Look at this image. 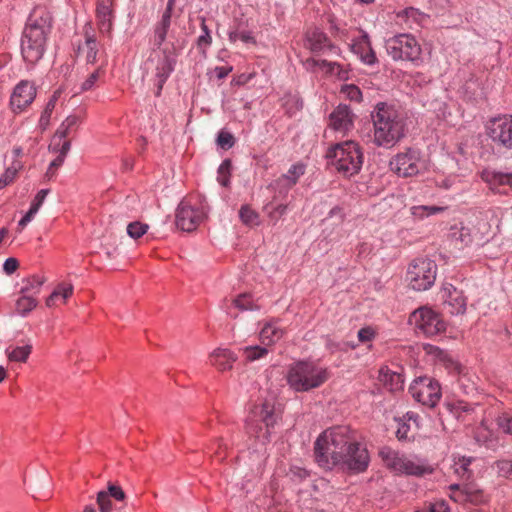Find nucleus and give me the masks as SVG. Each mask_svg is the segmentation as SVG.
I'll return each instance as SVG.
<instances>
[{
  "mask_svg": "<svg viewBox=\"0 0 512 512\" xmlns=\"http://www.w3.org/2000/svg\"><path fill=\"white\" fill-rule=\"evenodd\" d=\"M73 293V285L69 284L65 287L63 284H59L56 289L50 294V296L46 299V305L51 307L54 305V302L57 298L62 296L63 300H67Z\"/></svg>",
  "mask_w": 512,
  "mask_h": 512,
  "instance_id": "obj_34",
  "label": "nucleus"
},
{
  "mask_svg": "<svg viewBox=\"0 0 512 512\" xmlns=\"http://www.w3.org/2000/svg\"><path fill=\"white\" fill-rule=\"evenodd\" d=\"M356 442L347 426H338L325 431L315 441L314 455L318 465L325 470H332L330 461L338 459Z\"/></svg>",
  "mask_w": 512,
  "mask_h": 512,
  "instance_id": "obj_3",
  "label": "nucleus"
},
{
  "mask_svg": "<svg viewBox=\"0 0 512 512\" xmlns=\"http://www.w3.org/2000/svg\"><path fill=\"white\" fill-rule=\"evenodd\" d=\"M176 62L177 56L174 49L170 50L167 48L162 49L156 58L151 55L147 59L146 65L155 63L154 85L157 88L155 92L157 97L161 95L165 82L175 69Z\"/></svg>",
  "mask_w": 512,
  "mask_h": 512,
  "instance_id": "obj_12",
  "label": "nucleus"
},
{
  "mask_svg": "<svg viewBox=\"0 0 512 512\" xmlns=\"http://www.w3.org/2000/svg\"><path fill=\"white\" fill-rule=\"evenodd\" d=\"M410 427L406 423H401L396 431V437L398 440H405L408 437V431Z\"/></svg>",
  "mask_w": 512,
  "mask_h": 512,
  "instance_id": "obj_64",
  "label": "nucleus"
},
{
  "mask_svg": "<svg viewBox=\"0 0 512 512\" xmlns=\"http://www.w3.org/2000/svg\"><path fill=\"white\" fill-rule=\"evenodd\" d=\"M305 172V167L302 164H295L290 167L287 173L283 174L284 176H289V178H295V184L298 182V179Z\"/></svg>",
  "mask_w": 512,
  "mask_h": 512,
  "instance_id": "obj_54",
  "label": "nucleus"
},
{
  "mask_svg": "<svg viewBox=\"0 0 512 512\" xmlns=\"http://www.w3.org/2000/svg\"><path fill=\"white\" fill-rule=\"evenodd\" d=\"M148 228L149 226L147 224L141 223L139 221H134L128 224L127 234L129 235V237L133 239H138L147 232Z\"/></svg>",
  "mask_w": 512,
  "mask_h": 512,
  "instance_id": "obj_42",
  "label": "nucleus"
},
{
  "mask_svg": "<svg viewBox=\"0 0 512 512\" xmlns=\"http://www.w3.org/2000/svg\"><path fill=\"white\" fill-rule=\"evenodd\" d=\"M420 152L409 148L391 159L390 169L400 177H412L419 173Z\"/></svg>",
  "mask_w": 512,
  "mask_h": 512,
  "instance_id": "obj_14",
  "label": "nucleus"
},
{
  "mask_svg": "<svg viewBox=\"0 0 512 512\" xmlns=\"http://www.w3.org/2000/svg\"><path fill=\"white\" fill-rule=\"evenodd\" d=\"M306 40L308 42L309 49L313 53H319L324 48H328L330 51H334L337 48L330 42L328 36L319 29H314L313 31L308 32Z\"/></svg>",
  "mask_w": 512,
  "mask_h": 512,
  "instance_id": "obj_24",
  "label": "nucleus"
},
{
  "mask_svg": "<svg viewBox=\"0 0 512 512\" xmlns=\"http://www.w3.org/2000/svg\"><path fill=\"white\" fill-rule=\"evenodd\" d=\"M239 217L243 224L250 227L257 226L260 223L259 214L247 204L241 206Z\"/></svg>",
  "mask_w": 512,
  "mask_h": 512,
  "instance_id": "obj_31",
  "label": "nucleus"
},
{
  "mask_svg": "<svg viewBox=\"0 0 512 512\" xmlns=\"http://www.w3.org/2000/svg\"><path fill=\"white\" fill-rule=\"evenodd\" d=\"M318 64L321 66V67H326L328 68V72L332 73V74H337V76L339 77V79L341 80H346L348 77H347V71H344L341 67L340 64L336 63V62H329L327 60H320L318 62Z\"/></svg>",
  "mask_w": 512,
  "mask_h": 512,
  "instance_id": "obj_45",
  "label": "nucleus"
},
{
  "mask_svg": "<svg viewBox=\"0 0 512 512\" xmlns=\"http://www.w3.org/2000/svg\"><path fill=\"white\" fill-rule=\"evenodd\" d=\"M385 48L393 60L417 61L421 55V47L416 39L409 34L395 35L385 42Z\"/></svg>",
  "mask_w": 512,
  "mask_h": 512,
  "instance_id": "obj_9",
  "label": "nucleus"
},
{
  "mask_svg": "<svg viewBox=\"0 0 512 512\" xmlns=\"http://www.w3.org/2000/svg\"><path fill=\"white\" fill-rule=\"evenodd\" d=\"M445 302L449 303L455 307V312L457 314L464 313L466 310V302L465 299L457 294L456 288L453 285H449V287L444 288Z\"/></svg>",
  "mask_w": 512,
  "mask_h": 512,
  "instance_id": "obj_27",
  "label": "nucleus"
},
{
  "mask_svg": "<svg viewBox=\"0 0 512 512\" xmlns=\"http://www.w3.org/2000/svg\"><path fill=\"white\" fill-rule=\"evenodd\" d=\"M426 512H450L444 501L430 503Z\"/></svg>",
  "mask_w": 512,
  "mask_h": 512,
  "instance_id": "obj_58",
  "label": "nucleus"
},
{
  "mask_svg": "<svg viewBox=\"0 0 512 512\" xmlns=\"http://www.w3.org/2000/svg\"><path fill=\"white\" fill-rule=\"evenodd\" d=\"M64 163V160L62 159V157H56L49 165L47 171H46V177H48L49 179L54 175V171L59 168L60 166H62Z\"/></svg>",
  "mask_w": 512,
  "mask_h": 512,
  "instance_id": "obj_59",
  "label": "nucleus"
},
{
  "mask_svg": "<svg viewBox=\"0 0 512 512\" xmlns=\"http://www.w3.org/2000/svg\"><path fill=\"white\" fill-rule=\"evenodd\" d=\"M351 50L360 57L364 64L374 65L377 62V57L371 47L367 33H363L357 40L353 41Z\"/></svg>",
  "mask_w": 512,
  "mask_h": 512,
  "instance_id": "obj_20",
  "label": "nucleus"
},
{
  "mask_svg": "<svg viewBox=\"0 0 512 512\" xmlns=\"http://www.w3.org/2000/svg\"><path fill=\"white\" fill-rule=\"evenodd\" d=\"M253 416L255 419H248L246 422L249 433H258L262 431V425H254V422H261L265 427V432L262 437L264 440L269 441L272 430L280 418V413L275 410L274 404L270 401H265L260 406H256L253 410Z\"/></svg>",
  "mask_w": 512,
  "mask_h": 512,
  "instance_id": "obj_10",
  "label": "nucleus"
},
{
  "mask_svg": "<svg viewBox=\"0 0 512 512\" xmlns=\"http://www.w3.org/2000/svg\"><path fill=\"white\" fill-rule=\"evenodd\" d=\"M45 278L37 275H33L22 281L23 285L20 289V293L24 295L37 294L40 291L41 286L44 284Z\"/></svg>",
  "mask_w": 512,
  "mask_h": 512,
  "instance_id": "obj_30",
  "label": "nucleus"
},
{
  "mask_svg": "<svg viewBox=\"0 0 512 512\" xmlns=\"http://www.w3.org/2000/svg\"><path fill=\"white\" fill-rule=\"evenodd\" d=\"M283 336V330L276 326V322L266 323L260 331V339L263 343L270 345Z\"/></svg>",
  "mask_w": 512,
  "mask_h": 512,
  "instance_id": "obj_28",
  "label": "nucleus"
},
{
  "mask_svg": "<svg viewBox=\"0 0 512 512\" xmlns=\"http://www.w3.org/2000/svg\"><path fill=\"white\" fill-rule=\"evenodd\" d=\"M450 237L464 246H468L473 241L470 229L464 226L452 227Z\"/></svg>",
  "mask_w": 512,
  "mask_h": 512,
  "instance_id": "obj_35",
  "label": "nucleus"
},
{
  "mask_svg": "<svg viewBox=\"0 0 512 512\" xmlns=\"http://www.w3.org/2000/svg\"><path fill=\"white\" fill-rule=\"evenodd\" d=\"M19 267V262L16 258H7L3 264V270L6 274H13Z\"/></svg>",
  "mask_w": 512,
  "mask_h": 512,
  "instance_id": "obj_56",
  "label": "nucleus"
},
{
  "mask_svg": "<svg viewBox=\"0 0 512 512\" xmlns=\"http://www.w3.org/2000/svg\"><path fill=\"white\" fill-rule=\"evenodd\" d=\"M85 44L87 46V63L94 64L98 53L97 41L94 35H86Z\"/></svg>",
  "mask_w": 512,
  "mask_h": 512,
  "instance_id": "obj_41",
  "label": "nucleus"
},
{
  "mask_svg": "<svg viewBox=\"0 0 512 512\" xmlns=\"http://www.w3.org/2000/svg\"><path fill=\"white\" fill-rule=\"evenodd\" d=\"M374 336V330L370 327H364L358 331V339L362 343L371 341L374 338Z\"/></svg>",
  "mask_w": 512,
  "mask_h": 512,
  "instance_id": "obj_57",
  "label": "nucleus"
},
{
  "mask_svg": "<svg viewBox=\"0 0 512 512\" xmlns=\"http://www.w3.org/2000/svg\"><path fill=\"white\" fill-rule=\"evenodd\" d=\"M470 463V458L466 459L465 457H463L461 460H459L458 463H456L455 472L459 474L461 477H465L466 475V478L469 479L471 477V472L468 468Z\"/></svg>",
  "mask_w": 512,
  "mask_h": 512,
  "instance_id": "obj_52",
  "label": "nucleus"
},
{
  "mask_svg": "<svg viewBox=\"0 0 512 512\" xmlns=\"http://www.w3.org/2000/svg\"><path fill=\"white\" fill-rule=\"evenodd\" d=\"M482 179L489 185L490 189L496 193H506L503 186H509L512 189V172L504 173L494 170H485L482 173Z\"/></svg>",
  "mask_w": 512,
  "mask_h": 512,
  "instance_id": "obj_21",
  "label": "nucleus"
},
{
  "mask_svg": "<svg viewBox=\"0 0 512 512\" xmlns=\"http://www.w3.org/2000/svg\"><path fill=\"white\" fill-rule=\"evenodd\" d=\"M97 502L101 512H110L111 501L108 492L100 491L97 496Z\"/></svg>",
  "mask_w": 512,
  "mask_h": 512,
  "instance_id": "obj_53",
  "label": "nucleus"
},
{
  "mask_svg": "<svg viewBox=\"0 0 512 512\" xmlns=\"http://www.w3.org/2000/svg\"><path fill=\"white\" fill-rule=\"evenodd\" d=\"M437 265L428 258H417L411 262L406 281L416 291H425L432 287L436 279Z\"/></svg>",
  "mask_w": 512,
  "mask_h": 512,
  "instance_id": "obj_8",
  "label": "nucleus"
},
{
  "mask_svg": "<svg viewBox=\"0 0 512 512\" xmlns=\"http://www.w3.org/2000/svg\"><path fill=\"white\" fill-rule=\"evenodd\" d=\"M96 19L99 31L111 35L113 28V0H97Z\"/></svg>",
  "mask_w": 512,
  "mask_h": 512,
  "instance_id": "obj_19",
  "label": "nucleus"
},
{
  "mask_svg": "<svg viewBox=\"0 0 512 512\" xmlns=\"http://www.w3.org/2000/svg\"><path fill=\"white\" fill-rule=\"evenodd\" d=\"M378 455L384 466L396 475L423 477L434 471L433 466L426 461L412 460L388 446L381 447Z\"/></svg>",
  "mask_w": 512,
  "mask_h": 512,
  "instance_id": "obj_5",
  "label": "nucleus"
},
{
  "mask_svg": "<svg viewBox=\"0 0 512 512\" xmlns=\"http://www.w3.org/2000/svg\"><path fill=\"white\" fill-rule=\"evenodd\" d=\"M201 220L200 212L190 205L181 202L176 210L175 224L185 232L194 231Z\"/></svg>",
  "mask_w": 512,
  "mask_h": 512,
  "instance_id": "obj_17",
  "label": "nucleus"
},
{
  "mask_svg": "<svg viewBox=\"0 0 512 512\" xmlns=\"http://www.w3.org/2000/svg\"><path fill=\"white\" fill-rule=\"evenodd\" d=\"M445 210V207L441 206H426V205H420V206H413L411 208V213L415 217L424 218L430 215H434L440 212H443Z\"/></svg>",
  "mask_w": 512,
  "mask_h": 512,
  "instance_id": "obj_38",
  "label": "nucleus"
},
{
  "mask_svg": "<svg viewBox=\"0 0 512 512\" xmlns=\"http://www.w3.org/2000/svg\"><path fill=\"white\" fill-rule=\"evenodd\" d=\"M271 185L280 194H286L295 185V178H289L282 174Z\"/></svg>",
  "mask_w": 512,
  "mask_h": 512,
  "instance_id": "obj_40",
  "label": "nucleus"
},
{
  "mask_svg": "<svg viewBox=\"0 0 512 512\" xmlns=\"http://www.w3.org/2000/svg\"><path fill=\"white\" fill-rule=\"evenodd\" d=\"M410 321L426 336H435L445 331L446 326L440 315L430 308L422 307L415 310Z\"/></svg>",
  "mask_w": 512,
  "mask_h": 512,
  "instance_id": "obj_13",
  "label": "nucleus"
},
{
  "mask_svg": "<svg viewBox=\"0 0 512 512\" xmlns=\"http://www.w3.org/2000/svg\"><path fill=\"white\" fill-rule=\"evenodd\" d=\"M290 473L293 477H298L300 479H304L306 477H309V472L301 467L293 466L290 468Z\"/></svg>",
  "mask_w": 512,
  "mask_h": 512,
  "instance_id": "obj_63",
  "label": "nucleus"
},
{
  "mask_svg": "<svg viewBox=\"0 0 512 512\" xmlns=\"http://www.w3.org/2000/svg\"><path fill=\"white\" fill-rule=\"evenodd\" d=\"M201 30L203 31V34L200 35L197 39V46L199 48L207 47L211 44L212 38L210 35V30L208 26L206 25L205 18H201Z\"/></svg>",
  "mask_w": 512,
  "mask_h": 512,
  "instance_id": "obj_47",
  "label": "nucleus"
},
{
  "mask_svg": "<svg viewBox=\"0 0 512 512\" xmlns=\"http://www.w3.org/2000/svg\"><path fill=\"white\" fill-rule=\"evenodd\" d=\"M233 304L240 311L259 310V306L253 303L251 296L248 293L240 294L233 300Z\"/></svg>",
  "mask_w": 512,
  "mask_h": 512,
  "instance_id": "obj_37",
  "label": "nucleus"
},
{
  "mask_svg": "<svg viewBox=\"0 0 512 512\" xmlns=\"http://www.w3.org/2000/svg\"><path fill=\"white\" fill-rule=\"evenodd\" d=\"M51 27L52 16L44 7L30 13L21 38V53L26 62L34 64L42 58Z\"/></svg>",
  "mask_w": 512,
  "mask_h": 512,
  "instance_id": "obj_1",
  "label": "nucleus"
},
{
  "mask_svg": "<svg viewBox=\"0 0 512 512\" xmlns=\"http://www.w3.org/2000/svg\"><path fill=\"white\" fill-rule=\"evenodd\" d=\"M99 71L100 69H97L88 76V78L81 84V91H88L93 88V86L99 78Z\"/></svg>",
  "mask_w": 512,
  "mask_h": 512,
  "instance_id": "obj_55",
  "label": "nucleus"
},
{
  "mask_svg": "<svg viewBox=\"0 0 512 512\" xmlns=\"http://www.w3.org/2000/svg\"><path fill=\"white\" fill-rule=\"evenodd\" d=\"M348 97L356 102H360L362 99V91L355 85L348 87Z\"/></svg>",
  "mask_w": 512,
  "mask_h": 512,
  "instance_id": "obj_61",
  "label": "nucleus"
},
{
  "mask_svg": "<svg viewBox=\"0 0 512 512\" xmlns=\"http://www.w3.org/2000/svg\"><path fill=\"white\" fill-rule=\"evenodd\" d=\"M326 158L331 160L338 172L347 177L357 174L363 164L361 147L351 140L330 147L326 153Z\"/></svg>",
  "mask_w": 512,
  "mask_h": 512,
  "instance_id": "obj_4",
  "label": "nucleus"
},
{
  "mask_svg": "<svg viewBox=\"0 0 512 512\" xmlns=\"http://www.w3.org/2000/svg\"><path fill=\"white\" fill-rule=\"evenodd\" d=\"M328 379L326 369L317 367L311 362L299 361L292 366L287 374L289 386L297 392H306L321 386Z\"/></svg>",
  "mask_w": 512,
  "mask_h": 512,
  "instance_id": "obj_6",
  "label": "nucleus"
},
{
  "mask_svg": "<svg viewBox=\"0 0 512 512\" xmlns=\"http://www.w3.org/2000/svg\"><path fill=\"white\" fill-rule=\"evenodd\" d=\"M498 476L512 480V460H498L495 462Z\"/></svg>",
  "mask_w": 512,
  "mask_h": 512,
  "instance_id": "obj_46",
  "label": "nucleus"
},
{
  "mask_svg": "<svg viewBox=\"0 0 512 512\" xmlns=\"http://www.w3.org/2000/svg\"><path fill=\"white\" fill-rule=\"evenodd\" d=\"M329 118L331 127L336 131H346L352 126L351 110L346 104L338 105Z\"/></svg>",
  "mask_w": 512,
  "mask_h": 512,
  "instance_id": "obj_22",
  "label": "nucleus"
},
{
  "mask_svg": "<svg viewBox=\"0 0 512 512\" xmlns=\"http://www.w3.org/2000/svg\"><path fill=\"white\" fill-rule=\"evenodd\" d=\"M496 424L504 433L512 435V415L502 414L498 416Z\"/></svg>",
  "mask_w": 512,
  "mask_h": 512,
  "instance_id": "obj_48",
  "label": "nucleus"
},
{
  "mask_svg": "<svg viewBox=\"0 0 512 512\" xmlns=\"http://www.w3.org/2000/svg\"><path fill=\"white\" fill-rule=\"evenodd\" d=\"M172 13L173 9L166 7L158 24L170 28Z\"/></svg>",
  "mask_w": 512,
  "mask_h": 512,
  "instance_id": "obj_62",
  "label": "nucleus"
},
{
  "mask_svg": "<svg viewBox=\"0 0 512 512\" xmlns=\"http://www.w3.org/2000/svg\"><path fill=\"white\" fill-rule=\"evenodd\" d=\"M409 392L417 402L430 408L436 406L442 395L439 382L428 376L416 378L410 385Z\"/></svg>",
  "mask_w": 512,
  "mask_h": 512,
  "instance_id": "obj_11",
  "label": "nucleus"
},
{
  "mask_svg": "<svg viewBox=\"0 0 512 512\" xmlns=\"http://www.w3.org/2000/svg\"><path fill=\"white\" fill-rule=\"evenodd\" d=\"M232 171V161L227 158L222 161L218 168V177L217 180L223 187H228L230 185V177Z\"/></svg>",
  "mask_w": 512,
  "mask_h": 512,
  "instance_id": "obj_36",
  "label": "nucleus"
},
{
  "mask_svg": "<svg viewBox=\"0 0 512 512\" xmlns=\"http://www.w3.org/2000/svg\"><path fill=\"white\" fill-rule=\"evenodd\" d=\"M442 409L449 413L455 414L456 417H459V412H470L473 410L469 404L464 403V402H458V403L446 402L443 404Z\"/></svg>",
  "mask_w": 512,
  "mask_h": 512,
  "instance_id": "obj_44",
  "label": "nucleus"
},
{
  "mask_svg": "<svg viewBox=\"0 0 512 512\" xmlns=\"http://www.w3.org/2000/svg\"><path fill=\"white\" fill-rule=\"evenodd\" d=\"M243 352L246 360L250 362L261 359L268 354L267 348L258 345L247 346L243 348Z\"/></svg>",
  "mask_w": 512,
  "mask_h": 512,
  "instance_id": "obj_39",
  "label": "nucleus"
},
{
  "mask_svg": "<svg viewBox=\"0 0 512 512\" xmlns=\"http://www.w3.org/2000/svg\"><path fill=\"white\" fill-rule=\"evenodd\" d=\"M32 352V345L25 344L23 346H16L14 348H7L6 355L11 362H22L25 363Z\"/></svg>",
  "mask_w": 512,
  "mask_h": 512,
  "instance_id": "obj_29",
  "label": "nucleus"
},
{
  "mask_svg": "<svg viewBox=\"0 0 512 512\" xmlns=\"http://www.w3.org/2000/svg\"><path fill=\"white\" fill-rule=\"evenodd\" d=\"M22 169L20 161H13L11 166L7 167L5 172L0 176V189H3L7 185L13 182L19 170Z\"/></svg>",
  "mask_w": 512,
  "mask_h": 512,
  "instance_id": "obj_33",
  "label": "nucleus"
},
{
  "mask_svg": "<svg viewBox=\"0 0 512 512\" xmlns=\"http://www.w3.org/2000/svg\"><path fill=\"white\" fill-rule=\"evenodd\" d=\"M211 365L220 371L230 370L237 356L229 349L217 348L209 356Z\"/></svg>",
  "mask_w": 512,
  "mask_h": 512,
  "instance_id": "obj_23",
  "label": "nucleus"
},
{
  "mask_svg": "<svg viewBox=\"0 0 512 512\" xmlns=\"http://www.w3.org/2000/svg\"><path fill=\"white\" fill-rule=\"evenodd\" d=\"M168 30H169L168 27H165V26H162L159 24L156 25L155 30H154V34H155L154 45L156 48L160 49L162 44L165 42Z\"/></svg>",
  "mask_w": 512,
  "mask_h": 512,
  "instance_id": "obj_49",
  "label": "nucleus"
},
{
  "mask_svg": "<svg viewBox=\"0 0 512 512\" xmlns=\"http://www.w3.org/2000/svg\"><path fill=\"white\" fill-rule=\"evenodd\" d=\"M81 123V117L78 115H69L57 128L53 139L67 138L73 131H76Z\"/></svg>",
  "mask_w": 512,
  "mask_h": 512,
  "instance_id": "obj_26",
  "label": "nucleus"
},
{
  "mask_svg": "<svg viewBox=\"0 0 512 512\" xmlns=\"http://www.w3.org/2000/svg\"><path fill=\"white\" fill-rule=\"evenodd\" d=\"M37 300L32 295H24L16 301V311L21 316H26L37 306Z\"/></svg>",
  "mask_w": 512,
  "mask_h": 512,
  "instance_id": "obj_32",
  "label": "nucleus"
},
{
  "mask_svg": "<svg viewBox=\"0 0 512 512\" xmlns=\"http://www.w3.org/2000/svg\"><path fill=\"white\" fill-rule=\"evenodd\" d=\"M488 129V135L494 143L512 149V116L494 118Z\"/></svg>",
  "mask_w": 512,
  "mask_h": 512,
  "instance_id": "obj_16",
  "label": "nucleus"
},
{
  "mask_svg": "<svg viewBox=\"0 0 512 512\" xmlns=\"http://www.w3.org/2000/svg\"><path fill=\"white\" fill-rule=\"evenodd\" d=\"M216 143L220 148L228 150L234 146L235 138L230 132L221 130L217 135Z\"/></svg>",
  "mask_w": 512,
  "mask_h": 512,
  "instance_id": "obj_43",
  "label": "nucleus"
},
{
  "mask_svg": "<svg viewBox=\"0 0 512 512\" xmlns=\"http://www.w3.org/2000/svg\"><path fill=\"white\" fill-rule=\"evenodd\" d=\"M49 189H41L38 191L36 196L34 197L33 201L31 202L30 208L33 212L37 213L43 204L46 196L49 194Z\"/></svg>",
  "mask_w": 512,
  "mask_h": 512,
  "instance_id": "obj_51",
  "label": "nucleus"
},
{
  "mask_svg": "<svg viewBox=\"0 0 512 512\" xmlns=\"http://www.w3.org/2000/svg\"><path fill=\"white\" fill-rule=\"evenodd\" d=\"M265 210L268 211L269 216L272 220L277 221L283 214H285L287 210L286 204H278L276 206H272V203L265 206Z\"/></svg>",
  "mask_w": 512,
  "mask_h": 512,
  "instance_id": "obj_50",
  "label": "nucleus"
},
{
  "mask_svg": "<svg viewBox=\"0 0 512 512\" xmlns=\"http://www.w3.org/2000/svg\"><path fill=\"white\" fill-rule=\"evenodd\" d=\"M339 459H332L330 465L343 473L352 476L364 472L369 465L370 457L366 448L361 447L358 442L340 454Z\"/></svg>",
  "mask_w": 512,
  "mask_h": 512,
  "instance_id": "obj_7",
  "label": "nucleus"
},
{
  "mask_svg": "<svg viewBox=\"0 0 512 512\" xmlns=\"http://www.w3.org/2000/svg\"><path fill=\"white\" fill-rule=\"evenodd\" d=\"M371 118L376 145L392 147L404 137V122L394 105L378 102L371 112Z\"/></svg>",
  "mask_w": 512,
  "mask_h": 512,
  "instance_id": "obj_2",
  "label": "nucleus"
},
{
  "mask_svg": "<svg viewBox=\"0 0 512 512\" xmlns=\"http://www.w3.org/2000/svg\"><path fill=\"white\" fill-rule=\"evenodd\" d=\"M107 492L109 494V497H113V498H115L116 500H119V501L123 500L124 497H125V494H124L123 490L119 486H116V485L109 486Z\"/></svg>",
  "mask_w": 512,
  "mask_h": 512,
  "instance_id": "obj_60",
  "label": "nucleus"
},
{
  "mask_svg": "<svg viewBox=\"0 0 512 512\" xmlns=\"http://www.w3.org/2000/svg\"><path fill=\"white\" fill-rule=\"evenodd\" d=\"M36 97V89L28 81H21L11 95L10 104L14 112L22 111Z\"/></svg>",
  "mask_w": 512,
  "mask_h": 512,
  "instance_id": "obj_18",
  "label": "nucleus"
},
{
  "mask_svg": "<svg viewBox=\"0 0 512 512\" xmlns=\"http://www.w3.org/2000/svg\"><path fill=\"white\" fill-rule=\"evenodd\" d=\"M449 489L450 498L455 502L478 505L486 500L483 491L477 488L474 482H457L452 484Z\"/></svg>",
  "mask_w": 512,
  "mask_h": 512,
  "instance_id": "obj_15",
  "label": "nucleus"
},
{
  "mask_svg": "<svg viewBox=\"0 0 512 512\" xmlns=\"http://www.w3.org/2000/svg\"><path fill=\"white\" fill-rule=\"evenodd\" d=\"M379 379L391 391H399L403 389L404 377L399 372L391 371L387 367L381 368L379 371Z\"/></svg>",
  "mask_w": 512,
  "mask_h": 512,
  "instance_id": "obj_25",
  "label": "nucleus"
}]
</instances>
